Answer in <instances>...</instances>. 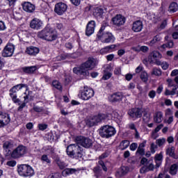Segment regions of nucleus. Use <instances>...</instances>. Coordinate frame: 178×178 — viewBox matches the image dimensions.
I'll use <instances>...</instances> for the list:
<instances>
[{"mask_svg": "<svg viewBox=\"0 0 178 178\" xmlns=\"http://www.w3.org/2000/svg\"><path fill=\"white\" fill-rule=\"evenodd\" d=\"M166 154L174 159H178V156L175 153V147H168L166 149Z\"/></svg>", "mask_w": 178, "mask_h": 178, "instance_id": "obj_30", "label": "nucleus"}, {"mask_svg": "<svg viewBox=\"0 0 178 178\" xmlns=\"http://www.w3.org/2000/svg\"><path fill=\"white\" fill-rule=\"evenodd\" d=\"M22 8H23V10L25 12H27L28 13H33V12L35 10V6H34V4L29 1L24 2L22 3Z\"/></svg>", "mask_w": 178, "mask_h": 178, "instance_id": "obj_20", "label": "nucleus"}, {"mask_svg": "<svg viewBox=\"0 0 178 178\" xmlns=\"http://www.w3.org/2000/svg\"><path fill=\"white\" fill-rule=\"evenodd\" d=\"M115 48H116V45H115V44H111L110 46H106V47L102 48L99 51V54L101 55H105L106 54H109V52H112V50L115 49Z\"/></svg>", "mask_w": 178, "mask_h": 178, "instance_id": "obj_27", "label": "nucleus"}, {"mask_svg": "<svg viewBox=\"0 0 178 178\" xmlns=\"http://www.w3.org/2000/svg\"><path fill=\"white\" fill-rule=\"evenodd\" d=\"M93 15L97 19H101L104 15V10L101 8H96L93 11Z\"/></svg>", "mask_w": 178, "mask_h": 178, "instance_id": "obj_31", "label": "nucleus"}, {"mask_svg": "<svg viewBox=\"0 0 178 178\" xmlns=\"http://www.w3.org/2000/svg\"><path fill=\"white\" fill-rule=\"evenodd\" d=\"M61 175L59 172H56L50 175L48 178H60Z\"/></svg>", "mask_w": 178, "mask_h": 178, "instance_id": "obj_52", "label": "nucleus"}, {"mask_svg": "<svg viewBox=\"0 0 178 178\" xmlns=\"http://www.w3.org/2000/svg\"><path fill=\"white\" fill-rule=\"evenodd\" d=\"M30 27L34 30H39L42 27V22L39 19L34 18L30 23Z\"/></svg>", "mask_w": 178, "mask_h": 178, "instance_id": "obj_23", "label": "nucleus"}, {"mask_svg": "<svg viewBox=\"0 0 178 178\" xmlns=\"http://www.w3.org/2000/svg\"><path fill=\"white\" fill-rule=\"evenodd\" d=\"M27 103H25V102H24L22 104H19V106L17 108V111H19V112H22L23 111L24 108H26V105Z\"/></svg>", "mask_w": 178, "mask_h": 178, "instance_id": "obj_57", "label": "nucleus"}, {"mask_svg": "<svg viewBox=\"0 0 178 178\" xmlns=\"http://www.w3.org/2000/svg\"><path fill=\"white\" fill-rule=\"evenodd\" d=\"M13 147H15V143L13 140H6L3 143V149L4 151V154L6 156H12V152L13 149Z\"/></svg>", "mask_w": 178, "mask_h": 178, "instance_id": "obj_11", "label": "nucleus"}, {"mask_svg": "<svg viewBox=\"0 0 178 178\" xmlns=\"http://www.w3.org/2000/svg\"><path fill=\"white\" fill-rule=\"evenodd\" d=\"M156 95V92L155 90H150L148 93V96L152 99H154L155 98V96Z\"/></svg>", "mask_w": 178, "mask_h": 178, "instance_id": "obj_51", "label": "nucleus"}, {"mask_svg": "<svg viewBox=\"0 0 178 178\" xmlns=\"http://www.w3.org/2000/svg\"><path fill=\"white\" fill-rule=\"evenodd\" d=\"M16 161L12 160V161H9L6 163L7 166H10L11 168H15V166H16Z\"/></svg>", "mask_w": 178, "mask_h": 178, "instance_id": "obj_50", "label": "nucleus"}, {"mask_svg": "<svg viewBox=\"0 0 178 178\" xmlns=\"http://www.w3.org/2000/svg\"><path fill=\"white\" fill-rule=\"evenodd\" d=\"M160 66H161L163 70H166L169 67V64H168V63L166 62L165 63L161 62Z\"/></svg>", "mask_w": 178, "mask_h": 178, "instance_id": "obj_56", "label": "nucleus"}, {"mask_svg": "<svg viewBox=\"0 0 178 178\" xmlns=\"http://www.w3.org/2000/svg\"><path fill=\"white\" fill-rule=\"evenodd\" d=\"M167 83L168 84V87H174L175 84L173 83V80L171 79H167Z\"/></svg>", "mask_w": 178, "mask_h": 178, "instance_id": "obj_64", "label": "nucleus"}, {"mask_svg": "<svg viewBox=\"0 0 178 178\" xmlns=\"http://www.w3.org/2000/svg\"><path fill=\"white\" fill-rule=\"evenodd\" d=\"M77 172V170L76 168H65L63 173H65V175H73V173H76Z\"/></svg>", "mask_w": 178, "mask_h": 178, "instance_id": "obj_40", "label": "nucleus"}, {"mask_svg": "<svg viewBox=\"0 0 178 178\" xmlns=\"http://www.w3.org/2000/svg\"><path fill=\"white\" fill-rule=\"evenodd\" d=\"M56 164L58 165L59 169L63 170V169H65L66 168V163L62 161H60V159H56Z\"/></svg>", "mask_w": 178, "mask_h": 178, "instance_id": "obj_37", "label": "nucleus"}, {"mask_svg": "<svg viewBox=\"0 0 178 178\" xmlns=\"http://www.w3.org/2000/svg\"><path fill=\"white\" fill-rule=\"evenodd\" d=\"M140 51L144 52V54H146V52H148V51H149V48H148V47L147 46H141L140 47Z\"/></svg>", "mask_w": 178, "mask_h": 178, "instance_id": "obj_54", "label": "nucleus"}, {"mask_svg": "<svg viewBox=\"0 0 178 178\" xmlns=\"http://www.w3.org/2000/svg\"><path fill=\"white\" fill-rule=\"evenodd\" d=\"M143 119L145 123H148V122H149V120H151V116L149 115V114H148V113L145 112L143 113Z\"/></svg>", "mask_w": 178, "mask_h": 178, "instance_id": "obj_46", "label": "nucleus"}, {"mask_svg": "<svg viewBox=\"0 0 178 178\" xmlns=\"http://www.w3.org/2000/svg\"><path fill=\"white\" fill-rule=\"evenodd\" d=\"M39 52L40 49L33 46L28 47L26 50V53L28 54V55H31L33 56H35V55H37V54H38Z\"/></svg>", "mask_w": 178, "mask_h": 178, "instance_id": "obj_28", "label": "nucleus"}, {"mask_svg": "<svg viewBox=\"0 0 178 178\" xmlns=\"http://www.w3.org/2000/svg\"><path fill=\"white\" fill-rule=\"evenodd\" d=\"M41 161L42 162H45L47 164H50L51 163V159H49V158L48 157V155L47 154H43L41 156Z\"/></svg>", "mask_w": 178, "mask_h": 178, "instance_id": "obj_44", "label": "nucleus"}, {"mask_svg": "<svg viewBox=\"0 0 178 178\" xmlns=\"http://www.w3.org/2000/svg\"><path fill=\"white\" fill-rule=\"evenodd\" d=\"M33 111H35V112H42V111H44V108H42V107H40L38 106H33Z\"/></svg>", "mask_w": 178, "mask_h": 178, "instance_id": "obj_55", "label": "nucleus"}, {"mask_svg": "<svg viewBox=\"0 0 178 178\" xmlns=\"http://www.w3.org/2000/svg\"><path fill=\"white\" fill-rule=\"evenodd\" d=\"M10 123V116L6 113H0V127H5Z\"/></svg>", "mask_w": 178, "mask_h": 178, "instance_id": "obj_16", "label": "nucleus"}, {"mask_svg": "<svg viewBox=\"0 0 178 178\" xmlns=\"http://www.w3.org/2000/svg\"><path fill=\"white\" fill-rule=\"evenodd\" d=\"M95 21L91 20L90 21L87 26L86 29V35L88 37H90V35H92V34H94V31H95Z\"/></svg>", "mask_w": 178, "mask_h": 178, "instance_id": "obj_19", "label": "nucleus"}, {"mask_svg": "<svg viewBox=\"0 0 178 178\" xmlns=\"http://www.w3.org/2000/svg\"><path fill=\"white\" fill-rule=\"evenodd\" d=\"M166 143V139L165 138H159L156 140V144L158 147H163Z\"/></svg>", "mask_w": 178, "mask_h": 178, "instance_id": "obj_39", "label": "nucleus"}, {"mask_svg": "<svg viewBox=\"0 0 178 178\" xmlns=\"http://www.w3.org/2000/svg\"><path fill=\"white\" fill-rule=\"evenodd\" d=\"M15 52V45L13 44H8L3 49L2 56L4 58L12 56Z\"/></svg>", "mask_w": 178, "mask_h": 178, "instance_id": "obj_15", "label": "nucleus"}, {"mask_svg": "<svg viewBox=\"0 0 178 178\" xmlns=\"http://www.w3.org/2000/svg\"><path fill=\"white\" fill-rule=\"evenodd\" d=\"M38 37L45 41H55L58 38V34L55 29L46 26L42 31L38 33Z\"/></svg>", "mask_w": 178, "mask_h": 178, "instance_id": "obj_3", "label": "nucleus"}, {"mask_svg": "<svg viewBox=\"0 0 178 178\" xmlns=\"http://www.w3.org/2000/svg\"><path fill=\"white\" fill-rule=\"evenodd\" d=\"M90 126H95L97 123H99V122H97V120L95 119V116H94L90 121Z\"/></svg>", "mask_w": 178, "mask_h": 178, "instance_id": "obj_59", "label": "nucleus"}, {"mask_svg": "<svg viewBox=\"0 0 178 178\" xmlns=\"http://www.w3.org/2000/svg\"><path fill=\"white\" fill-rule=\"evenodd\" d=\"M108 26V23L102 25L99 31L97 34V39L103 44H113L115 42V36L111 32H105V29Z\"/></svg>", "mask_w": 178, "mask_h": 178, "instance_id": "obj_2", "label": "nucleus"}, {"mask_svg": "<svg viewBox=\"0 0 178 178\" xmlns=\"http://www.w3.org/2000/svg\"><path fill=\"white\" fill-rule=\"evenodd\" d=\"M3 30H6V26H5V23L2 21H0V31Z\"/></svg>", "mask_w": 178, "mask_h": 178, "instance_id": "obj_61", "label": "nucleus"}, {"mask_svg": "<svg viewBox=\"0 0 178 178\" xmlns=\"http://www.w3.org/2000/svg\"><path fill=\"white\" fill-rule=\"evenodd\" d=\"M162 127H163V124H161L159 125H158L156 129H154V131L152 132V138H154V140H156V136H155V134L158 133L159 131V130H161V129H162Z\"/></svg>", "mask_w": 178, "mask_h": 178, "instance_id": "obj_41", "label": "nucleus"}, {"mask_svg": "<svg viewBox=\"0 0 178 178\" xmlns=\"http://www.w3.org/2000/svg\"><path fill=\"white\" fill-rule=\"evenodd\" d=\"M108 99L110 102H120L122 99H123V94L122 92H115L113 95H111L109 97Z\"/></svg>", "mask_w": 178, "mask_h": 178, "instance_id": "obj_22", "label": "nucleus"}, {"mask_svg": "<svg viewBox=\"0 0 178 178\" xmlns=\"http://www.w3.org/2000/svg\"><path fill=\"white\" fill-rule=\"evenodd\" d=\"M98 65V60L94 58H89L86 62L83 63L79 67H74L73 72L75 74H79V76H90V72L88 70H92L95 66Z\"/></svg>", "mask_w": 178, "mask_h": 178, "instance_id": "obj_1", "label": "nucleus"}, {"mask_svg": "<svg viewBox=\"0 0 178 178\" xmlns=\"http://www.w3.org/2000/svg\"><path fill=\"white\" fill-rule=\"evenodd\" d=\"M56 28L58 30H65V26H63V24L62 23L56 24Z\"/></svg>", "mask_w": 178, "mask_h": 178, "instance_id": "obj_63", "label": "nucleus"}, {"mask_svg": "<svg viewBox=\"0 0 178 178\" xmlns=\"http://www.w3.org/2000/svg\"><path fill=\"white\" fill-rule=\"evenodd\" d=\"M140 80L143 81V83L148 82V74L145 71H143L140 74Z\"/></svg>", "mask_w": 178, "mask_h": 178, "instance_id": "obj_38", "label": "nucleus"}, {"mask_svg": "<svg viewBox=\"0 0 178 178\" xmlns=\"http://www.w3.org/2000/svg\"><path fill=\"white\" fill-rule=\"evenodd\" d=\"M127 173H129V167L122 166L118 171L116 172L115 176L120 178L125 176V175H127Z\"/></svg>", "mask_w": 178, "mask_h": 178, "instance_id": "obj_25", "label": "nucleus"}, {"mask_svg": "<svg viewBox=\"0 0 178 178\" xmlns=\"http://www.w3.org/2000/svg\"><path fill=\"white\" fill-rule=\"evenodd\" d=\"M22 88H27V85L19 83L15 86H13L12 88L10 89V97H11L12 100L15 104H18L20 105V100L19 99H17V91H20Z\"/></svg>", "mask_w": 178, "mask_h": 178, "instance_id": "obj_6", "label": "nucleus"}, {"mask_svg": "<svg viewBox=\"0 0 178 178\" xmlns=\"http://www.w3.org/2000/svg\"><path fill=\"white\" fill-rule=\"evenodd\" d=\"M94 90L91 88H88V86H84L83 89L79 92V97L83 101H88V99H91L92 97H94Z\"/></svg>", "mask_w": 178, "mask_h": 178, "instance_id": "obj_8", "label": "nucleus"}, {"mask_svg": "<svg viewBox=\"0 0 178 178\" xmlns=\"http://www.w3.org/2000/svg\"><path fill=\"white\" fill-rule=\"evenodd\" d=\"M99 133L102 138H109L116 134V130L112 126L104 125L100 128Z\"/></svg>", "mask_w": 178, "mask_h": 178, "instance_id": "obj_7", "label": "nucleus"}, {"mask_svg": "<svg viewBox=\"0 0 178 178\" xmlns=\"http://www.w3.org/2000/svg\"><path fill=\"white\" fill-rule=\"evenodd\" d=\"M143 113L144 108L136 107L130 109L128 112V114L132 119H138L143 117Z\"/></svg>", "mask_w": 178, "mask_h": 178, "instance_id": "obj_12", "label": "nucleus"}, {"mask_svg": "<svg viewBox=\"0 0 178 178\" xmlns=\"http://www.w3.org/2000/svg\"><path fill=\"white\" fill-rule=\"evenodd\" d=\"M157 148H158V145H156V144L154 143H151V145H150V152L152 154H155V150L157 149Z\"/></svg>", "mask_w": 178, "mask_h": 178, "instance_id": "obj_47", "label": "nucleus"}, {"mask_svg": "<svg viewBox=\"0 0 178 178\" xmlns=\"http://www.w3.org/2000/svg\"><path fill=\"white\" fill-rule=\"evenodd\" d=\"M131 151H136L138 148V145L136 143H133L129 145Z\"/></svg>", "mask_w": 178, "mask_h": 178, "instance_id": "obj_48", "label": "nucleus"}, {"mask_svg": "<svg viewBox=\"0 0 178 178\" xmlns=\"http://www.w3.org/2000/svg\"><path fill=\"white\" fill-rule=\"evenodd\" d=\"M145 142H143L138 145L136 152V155H140V156H143V155H145V149H144L145 147Z\"/></svg>", "mask_w": 178, "mask_h": 178, "instance_id": "obj_26", "label": "nucleus"}, {"mask_svg": "<svg viewBox=\"0 0 178 178\" xmlns=\"http://www.w3.org/2000/svg\"><path fill=\"white\" fill-rule=\"evenodd\" d=\"M154 169L155 165H154L152 161H149L147 163H146L140 168V173L144 174L148 172H154Z\"/></svg>", "mask_w": 178, "mask_h": 178, "instance_id": "obj_18", "label": "nucleus"}, {"mask_svg": "<svg viewBox=\"0 0 178 178\" xmlns=\"http://www.w3.org/2000/svg\"><path fill=\"white\" fill-rule=\"evenodd\" d=\"M76 143L77 145L83 147V148H90V147H92V140L84 136H77L76 138Z\"/></svg>", "mask_w": 178, "mask_h": 178, "instance_id": "obj_10", "label": "nucleus"}, {"mask_svg": "<svg viewBox=\"0 0 178 178\" xmlns=\"http://www.w3.org/2000/svg\"><path fill=\"white\" fill-rule=\"evenodd\" d=\"M129 145H130V141L127 140H122L120 144V149H121V151H124V149L129 147Z\"/></svg>", "mask_w": 178, "mask_h": 178, "instance_id": "obj_33", "label": "nucleus"}, {"mask_svg": "<svg viewBox=\"0 0 178 178\" xmlns=\"http://www.w3.org/2000/svg\"><path fill=\"white\" fill-rule=\"evenodd\" d=\"M52 86L57 90H59L60 91H62V85H60V83L58 81H54L52 82Z\"/></svg>", "mask_w": 178, "mask_h": 178, "instance_id": "obj_42", "label": "nucleus"}, {"mask_svg": "<svg viewBox=\"0 0 178 178\" xmlns=\"http://www.w3.org/2000/svg\"><path fill=\"white\" fill-rule=\"evenodd\" d=\"M38 69L37 65L30 66V67H23L21 68V70L26 73V74H33Z\"/></svg>", "mask_w": 178, "mask_h": 178, "instance_id": "obj_24", "label": "nucleus"}, {"mask_svg": "<svg viewBox=\"0 0 178 178\" xmlns=\"http://www.w3.org/2000/svg\"><path fill=\"white\" fill-rule=\"evenodd\" d=\"M93 172L96 178H99L102 176V170L99 166L95 167L93 168Z\"/></svg>", "mask_w": 178, "mask_h": 178, "instance_id": "obj_32", "label": "nucleus"}, {"mask_svg": "<svg viewBox=\"0 0 178 178\" xmlns=\"http://www.w3.org/2000/svg\"><path fill=\"white\" fill-rule=\"evenodd\" d=\"M95 119L97 122H101L102 120L106 119V115L100 113L98 115H96Z\"/></svg>", "mask_w": 178, "mask_h": 178, "instance_id": "obj_43", "label": "nucleus"}, {"mask_svg": "<svg viewBox=\"0 0 178 178\" xmlns=\"http://www.w3.org/2000/svg\"><path fill=\"white\" fill-rule=\"evenodd\" d=\"M166 26H168V21H166V19H165L162 22V23L160 25L161 30H163V29H165V27H166Z\"/></svg>", "mask_w": 178, "mask_h": 178, "instance_id": "obj_58", "label": "nucleus"}, {"mask_svg": "<svg viewBox=\"0 0 178 178\" xmlns=\"http://www.w3.org/2000/svg\"><path fill=\"white\" fill-rule=\"evenodd\" d=\"M161 40H162V38L159 35H156L153 38V39L150 42H149V45L150 47H152L153 45H155L156 42H159Z\"/></svg>", "mask_w": 178, "mask_h": 178, "instance_id": "obj_35", "label": "nucleus"}, {"mask_svg": "<svg viewBox=\"0 0 178 178\" xmlns=\"http://www.w3.org/2000/svg\"><path fill=\"white\" fill-rule=\"evenodd\" d=\"M170 13H175V12H177L178 10V5L175 2H172L170 3L168 9Z\"/></svg>", "mask_w": 178, "mask_h": 178, "instance_id": "obj_34", "label": "nucleus"}, {"mask_svg": "<svg viewBox=\"0 0 178 178\" xmlns=\"http://www.w3.org/2000/svg\"><path fill=\"white\" fill-rule=\"evenodd\" d=\"M66 10H67V5L66 3L60 2L55 5L54 12L58 16H62V15L65 13Z\"/></svg>", "mask_w": 178, "mask_h": 178, "instance_id": "obj_13", "label": "nucleus"}, {"mask_svg": "<svg viewBox=\"0 0 178 178\" xmlns=\"http://www.w3.org/2000/svg\"><path fill=\"white\" fill-rule=\"evenodd\" d=\"M149 58H150L151 63L154 62L155 65L161 66V60L159 59H162V54L159 51H153L149 54Z\"/></svg>", "mask_w": 178, "mask_h": 178, "instance_id": "obj_14", "label": "nucleus"}, {"mask_svg": "<svg viewBox=\"0 0 178 178\" xmlns=\"http://www.w3.org/2000/svg\"><path fill=\"white\" fill-rule=\"evenodd\" d=\"M121 72H122V70L120 69V67H116L114 70V74L119 76V74H120Z\"/></svg>", "mask_w": 178, "mask_h": 178, "instance_id": "obj_62", "label": "nucleus"}, {"mask_svg": "<svg viewBox=\"0 0 178 178\" xmlns=\"http://www.w3.org/2000/svg\"><path fill=\"white\" fill-rule=\"evenodd\" d=\"M152 74H154V76H162V70H161V69H158V68H154L152 70Z\"/></svg>", "mask_w": 178, "mask_h": 178, "instance_id": "obj_45", "label": "nucleus"}, {"mask_svg": "<svg viewBox=\"0 0 178 178\" xmlns=\"http://www.w3.org/2000/svg\"><path fill=\"white\" fill-rule=\"evenodd\" d=\"M27 154V147L24 145H19L12 152L11 158L14 159H17L24 156Z\"/></svg>", "mask_w": 178, "mask_h": 178, "instance_id": "obj_9", "label": "nucleus"}, {"mask_svg": "<svg viewBox=\"0 0 178 178\" xmlns=\"http://www.w3.org/2000/svg\"><path fill=\"white\" fill-rule=\"evenodd\" d=\"M112 77V73L111 72H106L103 77L102 79L103 80H109V79H111Z\"/></svg>", "mask_w": 178, "mask_h": 178, "instance_id": "obj_49", "label": "nucleus"}, {"mask_svg": "<svg viewBox=\"0 0 178 178\" xmlns=\"http://www.w3.org/2000/svg\"><path fill=\"white\" fill-rule=\"evenodd\" d=\"M163 158V156H162V154H156L154 157V161L161 162Z\"/></svg>", "mask_w": 178, "mask_h": 178, "instance_id": "obj_53", "label": "nucleus"}, {"mask_svg": "<svg viewBox=\"0 0 178 178\" xmlns=\"http://www.w3.org/2000/svg\"><path fill=\"white\" fill-rule=\"evenodd\" d=\"M177 169H178V165L176 163H174L171 165L170 168L169 173L170 175H172V176H175L177 173Z\"/></svg>", "mask_w": 178, "mask_h": 178, "instance_id": "obj_36", "label": "nucleus"}, {"mask_svg": "<svg viewBox=\"0 0 178 178\" xmlns=\"http://www.w3.org/2000/svg\"><path fill=\"white\" fill-rule=\"evenodd\" d=\"M163 120V113L161 111H158L154 116V123H161Z\"/></svg>", "mask_w": 178, "mask_h": 178, "instance_id": "obj_29", "label": "nucleus"}, {"mask_svg": "<svg viewBox=\"0 0 178 178\" xmlns=\"http://www.w3.org/2000/svg\"><path fill=\"white\" fill-rule=\"evenodd\" d=\"M47 127H48V126L45 124H38V128H39V130H45L47 129Z\"/></svg>", "mask_w": 178, "mask_h": 178, "instance_id": "obj_60", "label": "nucleus"}, {"mask_svg": "<svg viewBox=\"0 0 178 178\" xmlns=\"http://www.w3.org/2000/svg\"><path fill=\"white\" fill-rule=\"evenodd\" d=\"M66 152L70 158H73L74 159H80V158H82L83 156L81 147L77 143L68 145L67 147Z\"/></svg>", "mask_w": 178, "mask_h": 178, "instance_id": "obj_4", "label": "nucleus"}, {"mask_svg": "<svg viewBox=\"0 0 178 178\" xmlns=\"http://www.w3.org/2000/svg\"><path fill=\"white\" fill-rule=\"evenodd\" d=\"M112 22L114 26L120 27V26H123V24L126 23V18L122 15H117L114 17H113Z\"/></svg>", "mask_w": 178, "mask_h": 178, "instance_id": "obj_17", "label": "nucleus"}, {"mask_svg": "<svg viewBox=\"0 0 178 178\" xmlns=\"http://www.w3.org/2000/svg\"><path fill=\"white\" fill-rule=\"evenodd\" d=\"M17 172L19 176L23 177H31L34 176V170L27 164H22L17 166Z\"/></svg>", "mask_w": 178, "mask_h": 178, "instance_id": "obj_5", "label": "nucleus"}, {"mask_svg": "<svg viewBox=\"0 0 178 178\" xmlns=\"http://www.w3.org/2000/svg\"><path fill=\"white\" fill-rule=\"evenodd\" d=\"M144 27V24H143V21L137 20L135 21L132 24V30L134 33H140V31H143Z\"/></svg>", "mask_w": 178, "mask_h": 178, "instance_id": "obj_21", "label": "nucleus"}]
</instances>
